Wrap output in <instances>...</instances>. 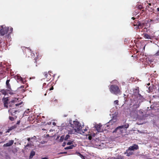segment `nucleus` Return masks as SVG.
<instances>
[{
    "label": "nucleus",
    "mask_w": 159,
    "mask_h": 159,
    "mask_svg": "<svg viewBox=\"0 0 159 159\" xmlns=\"http://www.w3.org/2000/svg\"><path fill=\"white\" fill-rule=\"evenodd\" d=\"M66 153H67L66 152H61L60 153V154H62Z\"/></svg>",
    "instance_id": "obj_45"
},
{
    "label": "nucleus",
    "mask_w": 159,
    "mask_h": 159,
    "mask_svg": "<svg viewBox=\"0 0 159 159\" xmlns=\"http://www.w3.org/2000/svg\"><path fill=\"white\" fill-rule=\"evenodd\" d=\"M1 96H2V94L0 93V98L2 97Z\"/></svg>",
    "instance_id": "obj_49"
},
{
    "label": "nucleus",
    "mask_w": 159,
    "mask_h": 159,
    "mask_svg": "<svg viewBox=\"0 0 159 159\" xmlns=\"http://www.w3.org/2000/svg\"><path fill=\"white\" fill-rule=\"evenodd\" d=\"M33 146H34L33 143L32 141H31L25 146V149H28V147L31 148Z\"/></svg>",
    "instance_id": "obj_12"
},
{
    "label": "nucleus",
    "mask_w": 159,
    "mask_h": 159,
    "mask_svg": "<svg viewBox=\"0 0 159 159\" xmlns=\"http://www.w3.org/2000/svg\"><path fill=\"white\" fill-rule=\"evenodd\" d=\"M118 100H115L114 101V103L115 104H116L117 105H118Z\"/></svg>",
    "instance_id": "obj_30"
},
{
    "label": "nucleus",
    "mask_w": 159,
    "mask_h": 159,
    "mask_svg": "<svg viewBox=\"0 0 159 159\" xmlns=\"http://www.w3.org/2000/svg\"><path fill=\"white\" fill-rule=\"evenodd\" d=\"M53 125H55V123H54H54H53Z\"/></svg>",
    "instance_id": "obj_51"
},
{
    "label": "nucleus",
    "mask_w": 159,
    "mask_h": 159,
    "mask_svg": "<svg viewBox=\"0 0 159 159\" xmlns=\"http://www.w3.org/2000/svg\"><path fill=\"white\" fill-rule=\"evenodd\" d=\"M31 140H36L37 139L36 137L35 136H34L33 137H32L30 138Z\"/></svg>",
    "instance_id": "obj_29"
},
{
    "label": "nucleus",
    "mask_w": 159,
    "mask_h": 159,
    "mask_svg": "<svg viewBox=\"0 0 159 159\" xmlns=\"http://www.w3.org/2000/svg\"><path fill=\"white\" fill-rule=\"evenodd\" d=\"M30 112V110L29 109H27L24 112V114L26 115V114L29 113Z\"/></svg>",
    "instance_id": "obj_23"
},
{
    "label": "nucleus",
    "mask_w": 159,
    "mask_h": 159,
    "mask_svg": "<svg viewBox=\"0 0 159 159\" xmlns=\"http://www.w3.org/2000/svg\"><path fill=\"white\" fill-rule=\"evenodd\" d=\"M27 140H28V141L29 142H30L32 141H30L31 138H28L27 139Z\"/></svg>",
    "instance_id": "obj_37"
},
{
    "label": "nucleus",
    "mask_w": 159,
    "mask_h": 159,
    "mask_svg": "<svg viewBox=\"0 0 159 159\" xmlns=\"http://www.w3.org/2000/svg\"><path fill=\"white\" fill-rule=\"evenodd\" d=\"M137 91V97L138 100H140V101H139V102L140 103L143 101V97L142 96L141 94L139 93V90H136Z\"/></svg>",
    "instance_id": "obj_9"
},
{
    "label": "nucleus",
    "mask_w": 159,
    "mask_h": 159,
    "mask_svg": "<svg viewBox=\"0 0 159 159\" xmlns=\"http://www.w3.org/2000/svg\"><path fill=\"white\" fill-rule=\"evenodd\" d=\"M41 159H48V158L47 157H44L42 158Z\"/></svg>",
    "instance_id": "obj_46"
},
{
    "label": "nucleus",
    "mask_w": 159,
    "mask_h": 159,
    "mask_svg": "<svg viewBox=\"0 0 159 159\" xmlns=\"http://www.w3.org/2000/svg\"><path fill=\"white\" fill-rule=\"evenodd\" d=\"M88 139L89 140H91L92 139V137L91 136L89 135V137H88Z\"/></svg>",
    "instance_id": "obj_36"
},
{
    "label": "nucleus",
    "mask_w": 159,
    "mask_h": 159,
    "mask_svg": "<svg viewBox=\"0 0 159 159\" xmlns=\"http://www.w3.org/2000/svg\"><path fill=\"white\" fill-rule=\"evenodd\" d=\"M74 143V141L73 140L70 141L67 143V145H72V144L73 145Z\"/></svg>",
    "instance_id": "obj_22"
},
{
    "label": "nucleus",
    "mask_w": 159,
    "mask_h": 159,
    "mask_svg": "<svg viewBox=\"0 0 159 159\" xmlns=\"http://www.w3.org/2000/svg\"><path fill=\"white\" fill-rule=\"evenodd\" d=\"M37 58H36V57H35L34 59V63H37Z\"/></svg>",
    "instance_id": "obj_40"
},
{
    "label": "nucleus",
    "mask_w": 159,
    "mask_h": 159,
    "mask_svg": "<svg viewBox=\"0 0 159 159\" xmlns=\"http://www.w3.org/2000/svg\"><path fill=\"white\" fill-rule=\"evenodd\" d=\"M70 125H69L70 130H68V134H74L76 132L81 131L82 129V126L80 123L78 121H74L73 124L70 123Z\"/></svg>",
    "instance_id": "obj_2"
},
{
    "label": "nucleus",
    "mask_w": 159,
    "mask_h": 159,
    "mask_svg": "<svg viewBox=\"0 0 159 159\" xmlns=\"http://www.w3.org/2000/svg\"><path fill=\"white\" fill-rule=\"evenodd\" d=\"M87 130V129L85 128V129H83L81 130V131L82 132H83V133L85 132V131H86Z\"/></svg>",
    "instance_id": "obj_34"
},
{
    "label": "nucleus",
    "mask_w": 159,
    "mask_h": 159,
    "mask_svg": "<svg viewBox=\"0 0 159 159\" xmlns=\"http://www.w3.org/2000/svg\"><path fill=\"white\" fill-rule=\"evenodd\" d=\"M140 21L135 20L134 21L133 23H132L133 25L134 26H136V27H137L138 25L139 24Z\"/></svg>",
    "instance_id": "obj_16"
},
{
    "label": "nucleus",
    "mask_w": 159,
    "mask_h": 159,
    "mask_svg": "<svg viewBox=\"0 0 159 159\" xmlns=\"http://www.w3.org/2000/svg\"><path fill=\"white\" fill-rule=\"evenodd\" d=\"M66 144V143L64 142L63 143V144L62 145V146L63 147H64L65 146Z\"/></svg>",
    "instance_id": "obj_41"
},
{
    "label": "nucleus",
    "mask_w": 159,
    "mask_h": 159,
    "mask_svg": "<svg viewBox=\"0 0 159 159\" xmlns=\"http://www.w3.org/2000/svg\"><path fill=\"white\" fill-rule=\"evenodd\" d=\"M112 159H122V158L121 156H119L118 157H113Z\"/></svg>",
    "instance_id": "obj_27"
},
{
    "label": "nucleus",
    "mask_w": 159,
    "mask_h": 159,
    "mask_svg": "<svg viewBox=\"0 0 159 159\" xmlns=\"http://www.w3.org/2000/svg\"><path fill=\"white\" fill-rule=\"evenodd\" d=\"M54 101L55 102H57V99H55L54 100H53V99L51 101V102H53Z\"/></svg>",
    "instance_id": "obj_35"
},
{
    "label": "nucleus",
    "mask_w": 159,
    "mask_h": 159,
    "mask_svg": "<svg viewBox=\"0 0 159 159\" xmlns=\"http://www.w3.org/2000/svg\"><path fill=\"white\" fill-rule=\"evenodd\" d=\"M132 19H133V20H134L135 19V18L134 17H133L132 18Z\"/></svg>",
    "instance_id": "obj_48"
},
{
    "label": "nucleus",
    "mask_w": 159,
    "mask_h": 159,
    "mask_svg": "<svg viewBox=\"0 0 159 159\" xmlns=\"http://www.w3.org/2000/svg\"><path fill=\"white\" fill-rule=\"evenodd\" d=\"M11 130V129H10V128H9V129H8L7 130V131L6 132V133H9L10 132V131Z\"/></svg>",
    "instance_id": "obj_38"
},
{
    "label": "nucleus",
    "mask_w": 159,
    "mask_h": 159,
    "mask_svg": "<svg viewBox=\"0 0 159 159\" xmlns=\"http://www.w3.org/2000/svg\"><path fill=\"white\" fill-rule=\"evenodd\" d=\"M51 72L49 71L48 73L47 72H44L43 73V74L45 77V78L47 79L48 81H49L52 79L53 80L54 79V75H51Z\"/></svg>",
    "instance_id": "obj_5"
},
{
    "label": "nucleus",
    "mask_w": 159,
    "mask_h": 159,
    "mask_svg": "<svg viewBox=\"0 0 159 159\" xmlns=\"http://www.w3.org/2000/svg\"><path fill=\"white\" fill-rule=\"evenodd\" d=\"M16 127V125H14L12 126H11L10 128L11 129V130L12 129H13Z\"/></svg>",
    "instance_id": "obj_28"
},
{
    "label": "nucleus",
    "mask_w": 159,
    "mask_h": 159,
    "mask_svg": "<svg viewBox=\"0 0 159 159\" xmlns=\"http://www.w3.org/2000/svg\"><path fill=\"white\" fill-rule=\"evenodd\" d=\"M10 81V80H7L6 82V85L7 86V89H11V87L10 84L9 83V82Z\"/></svg>",
    "instance_id": "obj_14"
},
{
    "label": "nucleus",
    "mask_w": 159,
    "mask_h": 159,
    "mask_svg": "<svg viewBox=\"0 0 159 159\" xmlns=\"http://www.w3.org/2000/svg\"><path fill=\"white\" fill-rule=\"evenodd\" d=\"M14 117H11V116H9V119L11 121H14L15 119L17 118V116H14Z\"/></svg>",
    "instance_id": "obj_19"
},
{
    "label": "nucleus",
    "mask_w": 159,
    "mask_h": 159,
    "mask_svg": "<svg viewBox=\"0 0 159 159\" xmlns=\"http://www.w3.org/2000/svg\"><path fill=\"white\" fill-rule=\"evenodd\" d=\"M70 136L69 135L67 134L66 135V136H65V137L64 138V140H66L70 138Z\"/></svg>",
    "instance_id": "obj_25"
},
{
    "label": "nucleus",
    "mask_w": 159,
    "mask_h": 159,
    "mask_svg": "<svg viewBox=\"0 0 159 159\" xmlns=\"http://www.w3.org/2000/svg\"><path fill=\"white\" fill-rule=\"evenodd\" d=\"M109 89L111 93L115 95L120 94L121 93V91L119 87L116 85H111Z\"/></svg>",
    "instance_id": "obj_3"
},
{
    "label": "nucleus",
    "mask_w": 159,
    "mask_h": 159,
    "mask_svg": "<svg viewBox=\"0 0 159 159\" xmlns=\"http://www.w3.org/2000/svg\"><path fill=\"white\" fill-rule=\"evenodd\" d=\"M76 145H77L76 144H75V145L73 144V145H71L70 146H68V147H65L64 148V149L65 150L72 149L74 147H76Z\"/></svg>",
    "instance_id": "obj_15"
},
{
    "label": "nucleus",
    "mask_w": 159,
    "mask_h": 159,
    "mask_svg": "<svg viewBox=\"0 0 159 159\" xmlns=\"http://www.w3.org/2000/svg\"><path fill=\"white\" fill-rule=\"evenodd\" d=\"M1 93L2 94L5 95L7 94V92L6 90L4 89V90H2L1 91Z\"/></svg>",
    "instance_id": "obj_20"
},
{
    "label": "nucleus",
    "mask_w": 159,
    "mask_h": 159,
    "mask_svg": "<svg viewBox=\"0 0 159 159\" xmlns=\"http://www.w3.org/2000/svg\"><path fill=\"white\" fill-rule=\"evenodd\" d=\"M47 143V141H41L40 142V143L41 144H44L45 143Z\"/></svg>",
    "instance_id": "obj_31"
},
{
    "label": "nucleus",
    "mask_w": 159,
    "mask_h": 159,
    "mask_svg": "<svg viewBox=\"0 0 159 159\" xmlns=\"http://www.w3.org/2000/svg\"><path fill=\"white\" fill-rule=\"evenodd\" d=\"M139 147L136 144H134L132 146H130L129 147L128 149L127 150V152L129 151L134 150H138Z\"/></svg>",
    "instance_id": "obj_8"
},
{
    "label": "nucleus",
    "mask_w": 159,
    "mask_h": 159,
    "mask_svg": "<svg viewBox=\"0 0 159 159\" xmlns=\"http://www.w3.org/2000/svg\"><path fill=\"white\" fill-rule=\"evenodd\" d=\"M137 8H138V9H139L140 10H141L143 8L142 6L140 5L138 7H137Z\"/></svg>",
    "instance_id": "obj_32"
},
{
    "label": "nucleus",
    "mask_w": 159,
    "mask_h": 159,
    "mask_svg": "<svg viewBox=\"0 0 159 159\" xmlns=\"http://www.w3.org/2000/svg\"><path fill=\"white\" fill-rule=\"evenodd\" d=\"M14 141L13 140H9L8 142L6 144H4L3 145V147H10L14 143Z\"/></svg>",
    "instance_id": "obj_11"
},
{
    "label": "nucleus",
    "mask_w": 159,
    "mask_h": 159,
    "mask_svg": "<svg viewBox=\"0 0 159 159\" xmlns=\"http://www.w3.org/2000/svg\"><path fill=\"white\" fill-rule=\"evenodd\" d=\"M20 120L17 121V124H18V125L20 123Z\"/></svg>",
    "instance_id": "obj_44"
},
{
    "label": "nucleus",
    "mask_w": 159,
    "mask_h": 159,
    "mask_svg": "<svg viewBox=\"0 0 159 159\" xmlns=\"http://www.w3.org/2000/svg\"><path fill=\"white\" fill-rule=\"evenodd\" d=\"M129 126V125L127 123L124 125L119 126L115 129L114 132H116L119 130L120 132L122 133L123 131L122 129H126L128 128Z\"/></svg>",
    "instance_id": "obj_6"
},
{
    "label": "nucleus",
    "mask_w": 159,
    "mask_h": 159,
    "mask_svg": "<svg viewBox=\"0 0 159 159\" xmlns=\"http://www.w3.org/2000/svg\"><path fill=\"white\" fill-rule=\"evenodd\" d=\"M144 23H141L140 22H139V24H138V25L137 27H135L136 29H141L142 28L144 25Z\"/></svg>",
    "instance_id": "obj_13"
},
{
    "label": "nucleus",
    "mask_w": 159,
    "mask_h": 159,
    "mask_svg": "<svg viewBox=\"0 0 159 159\" xmlns=\"http://www.w3.org/2000/svg\"><path fill=\"white\" fill-rule=\"evenodd\" d=\"M19 79L20 80V81H21V82H23V83H24V81H23V78H22L21 77H20V78Z\"/></svg>",
    "instance_id": "obj_33"
},
{
    "label": "nucleus",
    "mask_w": 159,
    "mask_h": 159,
    "mask_svg": "<svg viewBox=\"0 0 159 159\" xmlns=\"http://www.w3.org/2000/svg\"><path fill=\"white\" fill-rule=\"evenodd\" d=\"M148 5H149V6H151V3H148Z\"/></svg>",
    "instance_id": "obj_50"
},
{
    "label": "nucleus",
    "mask_w": 159,
    "mask_h": 159,
    "mask_svg": "<svg viewBox=\"0 0 159 159\" xmlns=\"http://www.w3.org/2000/svg\"><path fill=\"white\" fill-rule=\"evenodd\" d=\"M77 153L78 154H79L80 156L81 157V158L82 159H85L84 156L81 153H80L79 152H78Z\"/></svg>",
    "instance_id": "obj_26"
},
{
    "label": "nucleus",
    "mask_w": 159,
    "mask_h": 159,
    "mask_svg": "<svg viewBox=\"0 0 159 159\" xmlns=\"http://www.w3.org/2000/svg\"><path fill=\"white\" fill-rule=\"evenodd\" d=\"M46 84V83H44L43 84V85H44L45 84Z\"/></svg>",
    "instance_id": "obj_52"
},
{
    "label": "nucleus",
    "mask_w": 159,
    "mask_h": 159,
    "mask_svg": "<svg viewBox=\"0 0 159 159\" xmlns=\"http://www.w3.org/2000/svg\"><path fill=\"white\" fill-rule=\"evenodd\" d=\"M2 100L4 103V107L6 108H7L8 101V98H5L4 97H3L2 99Z\"/></svg>",
    "instance_id": "obj_10"
},
{
    "label": "nucleus",
    "mask_w": 159,
    "mask_h": 159,
    "mask_svg": "<svg viewBox=\"0 0 159 159\" xmlns=\"http://www.w3.org/2000/svg\"><path fill=\"white\" fill-rule=\"evenodd\" d=\"M102 125L101 124H96L95 126V128L96 130L98 132H101L103 131V129L102 128Z\"/></svg>",
    "instance_id": "obj_7"
},
{
    "label": "nucleus",
    "mask_w": 159,
    "mask_h": 159,
    "mask_svg": "<svg viewBox=\"0 0 159 159\" xmlns=\"http://www.w3.org/2000/svg\"><path fill=\"white\" fill-rule=\"evenodd\" d=\"M44 95H45V96H46V93H45V94H44Z\"/></svg>",
    "instance_id": "obj_53"
},
{
    "label": "nucleus",
    "mask_w": 159,
    "mask_h": 159,
    "mask_svg": "<svg viewBox=\"0 0 159 159\" xmlns=\"http://www.w3.org/2000/svg\"><path fill=\"white\" fill-rule=\"evenodd\" d=\"M23 48H25V47H23Z\"/></svg>",
    "instance_id": "obj_54"
},
{
    "label": "nucleus",
    "mask_w": 159,
    "mask_h": 159,
    "mask_svg": "<svg viewBox=\"0 0 159 159\" xmlns=\"http://www.w3.org/2000/svg\"><path fill=\"white\" fill-rule=\"evenodd\" d=\"M64 139V135L61 136L60 137L59 141L60 142H62L63 141Z\"/></svg>",
    "instance_id": "obj_24"
},
{
    "label": "nucleus",
    "mask_w": 159,
    "mask_h": 159,
    "mask_svg": "<svg viewBox=\"0 0 159 159\" xmlns=\"http://www.w3.org/2000/svg\"><path fill=\"white\" fill-rule=\"evenodd\" d=\"M155 55L156 56H158L159 55V52L158 51L157 53L155 54Z\"/></svg>",
    "instance_id": "obj_39"
},
{
    "label": "nucleus",
    "mask_w": 159,
    "mask_h": 159,
    "mask_svg": "<svg viewBox=\"0 0 159 159\" xmlns=\"http://www.w3.org/2000/svg\"><path fill=\"white\" fill-rule=\"evenodd\" d=\"M125 154H126V156H127L129 157L130 156V155H132L133 154V152H130L129 151V152H127V150L125 152Z\"/></svg>",
    "instance_id": "obj_17"
},
{
    "label": "nucleus",
    "mask_w": 159,
    "mask_h": 159,
    "mask_svg": "<svg viewBox=\"0 0 159 159\" xmlns=\"http://www.w3.org/2000/svg\"><path fill=\"white\" fill-rule=\"evenodd\" d=\"M35 152L33 151H32L30 153V155L29 157L30 158H32L35 155Z\"/></svg>",
    "instance_id": "obj_18"
},
{
    "label": "nucleus",
    "mask_w": 159,
    "mask_h": 159,
    "mask_svg": "<svg viewBox=\"0 0 159 159\" xmlns=\"http://www.w3.org/2000/svg\"><path fill=\"white\" fill-rule=\"evenodd\" d=\"M24 86H24V85H22V86H21L20 87V88H24Z\"/></svg>",
    "instance_id": "obj_43"
},
{
    "label": "nucleus",
    "mask_w": 159,
    "mask_h": 159,
    "mask_svg": "<svg viewBox=\"0 0 159 159\" xmlns=\"http://www.w3.org/2000/svg\"><path fill=\"white\" fill-rule=\"evenodd\" d=\"M144 38L147 39H151L150 36L147 34H145L144 35Z\"/></svg>",
    "instance_id": "obj_21"
},
{
    "label": "nucleus",
    "mask_w": 159,
    "mask_h": 159,
    "mask_svg": "<svg viewBox=\"0 0 159 159\" xmlns=\"http://www.w3.org/2000/svg\"><path fill=\"white\" fill-rule=\"evenodd\" d=\"M0 35L3 36L7 34L9 30V28L8 27H3V26H0Z\"/></svg>",
    "instance_id": "obj_4"
},
{
    "label": "nucleus",
    "mask_w": 159,
    "mask_h": 159,
    "mask_svg": "<svg viewBox=\"0 0 159 159\" xmlns=\"http://www.w3.org/2000/svg\"><path fill=\"white\" fill-rule=\"evenodd\" d=\"M53 89V86H52L50 89H49V90H52Z\"/></svg>",
    "instance_id": "obj_42"
},
{
    "label": "nucleus",
    "mask_w": 159,
    "mask_h": 159,
    "mask_svg": "<svg viewBox=\"0 0 159 159\" xmlns=\"http://www.w3.org/2000/svg\"><path fill=\"white\" fill-rule=\"evenodd\" d=\"M22 102L20 101V102L18 98H14L12 99L9 102V106L12 107L9 110L10 115L11 116H15L17 111V108L21 107L20 106L22 103Z\"/></svg>",
    "instance_id": "obj_1"
},
{
    "label": "nucleus",
    "mask_w": 159,
    "mask_h": 159,
    "mask_svg": "<svg viewBox=\"0 0 159 159\" xmlns=\"http://www.w3.org/2000/svg\"><path fill=\"white\" fill-rule=\"evenodd\" d=\"M157 11H159V7H158L157 8Z\"/></svg>",
    "instance_id": "obj_47"
}]
</instances>
